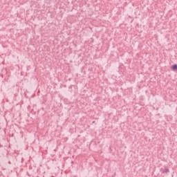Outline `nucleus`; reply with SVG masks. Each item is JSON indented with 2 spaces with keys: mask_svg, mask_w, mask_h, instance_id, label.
Segmentation results:
<instances>
[{
  "mask_svg": "<svg viewBox=\"0 0 177 177\" xmlns=\"http://www.w3.org/2000/svg\"><path fill=\"white\" fill-rule=\"evenodd\" d=\"M171 70L175 71L177 70V64H174L171 66Z\"/></svg>",
  "mask_w": 177,
  "mask_h": 177,
  "instance_id": "nucleus-1",
  "label": "nucleus"
},
{
  "mask_svg": "<svg viewBox=\"0 0 177 177\" xmlns=\"http://www.w3.org/2000/svg\"><path fill=\"white\" fill-rule=\"evenodd\" d=\"M163 172H165L167 174V173L169 172V169H165Z\"/></svg>",
  "mask_w": 177,
  "mask_h": 177,
  "instance_id": "nucleus-2",
  "label": "nucleus"
}]
</instances>
